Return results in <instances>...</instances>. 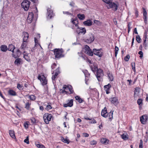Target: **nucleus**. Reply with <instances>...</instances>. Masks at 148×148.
I'll return each instance as SVG.
<instances>
[{
    "label": "nucleus",
    "instance_id": "nucleus-39",
    "mask_svg": "<svg viewBox=\"0 0 148 148\" xmlns=\"http://www.w3.org/2000/svg\"><path fill=\"white\" fill-rule=\"evenodd\" d=\"M28 98L32 101H34L36 99V97L34 95H31L28 96Z\"/></svg>",
    "mask_w": 148,
    "mask_h": 148
},
{
    "label": "nucleus",
    "instance_id": "nucleus-40",
    "mask_svg": "<svg viewBox=\"0 0 148 148\" xmlns=\"http://www.w3.org/2000/svg\"><path fill=\"white\" fill-rule=\"evenodd\" d=\"M68 86H69V85L68 86H67V85H64L63 87V88H62V89H63V90L62 91V92H63V93L64 92H66V93H67V92L66 90H68Z\"/></svg>",
    "mask_w": 148,
    "mask_h": 148
},
{
    "label": "nucleus",
    "instance_id": "nucleus-61",
    "mask_svg": "<svg viewBox=\"0 0 148 148\" xmlns=\"http://www.w3.org/2000/svg\"><path fill=\"white\" fill-rule=\"evenodd\" d=\"M82 134L84 136L86 137H87L89 136V134L87 133H83Z\"/></svg>",
    "mask_w": 148,
    "mask_h": 148
},
{
    "label": "nucleus",
    "instance_id": "nucleus-28",
    "mask_svg": "<svg viewBox=\"0 0 148 148\" xmlns=\"http://www.w3.org/2000/svg\"><path fill=\"white\" fill-rule=\"evenodd\" d=\"M27 41H23V43L21 45L20 48L21 49H24L26 47L27 43Z\"/></svg>",
    "mask_w": 148,
    "mask_h": 148
},
{
    "label": "nucleus",
    "instance_id": "nucleus-2",
    "mask_svg": "<svg viewBox=\"0 0 148 148\" xmlns=\"http://www.w3.org/2000/svg\"><path fill=\"white\" fill-rule=\"evenodd\" d=\"M52 117V115L51 114L48 113L44 114L43 116V119L45 122L46 124H48L49 122L51 121V119Z\"/></svg>",
    "mask_w": 148,
    "mask_h": 148
},
{
    "label": "nucleus",
    "instance_id": "nucleus-16",
    "mask_svg": "<svg viewBox=\"0 0 148 148\" xmlns=\"http://www.w3.org/2000/svg\"><path fill=\"white\" fill-rule=\"evenodd\" d=\"M73 99L70 100H68V103H67L64 104V107H71L73 105Z\"/></svg>",
    "mask_w": 148,
    "mask_h": 148
},
{
    "label": "nucleus",
    "instance_id": "nucleus-6",
    "mask_svg": "<svg viewBox=\"0 0 148 148\" xmlns=\"http://www.w3.org/2000/svg\"><path fill=\"white\" fill-rule=\"evenodd\" d=\"M84 52L86 54L90 56H93V52L88 45H85L84 46Z\"/></svg>",
    "mask_w": 148,
    "mask_h": 148
},
{
    "label": "nucleus",
    "instance_id": "nucleus-37",
    "mask_svg": "<svg viewBox=\"0 0 148 148\" xmlns=\"http://www.w3.org/2000/svg\"><path fill=\"white\" fill-rule=\"evenodd\" d=\"M35 145L38 148H46L45 146L42 144L36 143Z\"/></svg>",
    "mask_w": 148,
    "mask_h": 148
},
{
    "label": "nucleus",
    "instance_id": "nucleus-4",
    "mask_svg": "<svg viewBox=\"0 0 148 148\" xmlns=\"http://www.w3.org/2000/svg\"><path fill=\"white\" fill-rule=\"evenodd\" d=\"M103 71L102 69H99L97 71L96 77L99 81L102 80V77L103 76Z\"/></svg>",
    "mask_w": 148,
    "mask_h": 148
},
{
    "label": "nucleus",
    "instance_id": "nucleus-58",
    "mask_svg": "<svg viewBox=\"0 0 148 148\" xmlns=\"http://www.w3.org/2000/svg\"><path fill=\"white\" fill-rule=\"evenodd\" d=\"M97 143V141L95 140H93L90 142V144L92 145H94L96 144Z\"/></svg>",
    "mask_w": 148,
    "mask_h": 148
},
{
    "label": "nucleus",
    "instance_id": "nucleus-35",
    "mask_svg": "<svg viewBox=\"0 0 148 148\" xmlns=\"http://www.w3.org/2000/svg\"><path fill=\"white\" fill-rule=\"evenodd\" d=\"M77 17L80 20H83L85 18V16L84 14H78L77 15Z\"/></svg>",
    "mask_w": 148,
    "mask_h": 148
},
{
    "label": "nucleus",
    "instance_id": "nucleus-53",
    "mask_svg": "<svg viewBox=\"0 0 148 148\" xmlns=\"http://www.w3.org/2000/svg\"><path fill=\"white\" fill-rule=\"evenodd\" d=\"M24 125L25 129H27L28 127V122H26L24 123Z\"/></svg>",
    "mask_w": 148,
    "mask_h": 148
},
{
    "label": "nucleus",
    "instance_id": "nucleus-38",
    "mask_svg": "<svg viewBox=\"0 0 148 148\" xmlns=\"http://www.w3.org/2000/svg\"><path fill=\"white\" fill-rule=\"evenodd\" d=\"M108 77L110 81H112L113 80L114 78L113 75L110 73H108Z\"/></svg>",
    "mask_w": 148,
    "mask_h": 148
},
{
    "label": "nucleus",
    "instance_id": "nucleus-32",
    "mask_svg": "<svg viewBox=\"0 0 148 148\" xmlns=\"http://www.w3.org/2000/svg\"><path fill=\"white\" fill-rule=\"evenodd\" d=\"M61 140L64 143L69 144V140L66 138H64L63 137L61 138Z\"/></svg>",
    "mask_w": 148,
    "mask_h": 148
},
{
    "label": "nucleus",
    "instance_id": "nucleus-21",
    "mask_svg": "<svg viewBox=\"0 0 148 148\" xmlns=\"http://www.w3.org/2000/svg\"><path fill=\"white\" fill-rule=\"evenodd\" d=\"M48 18H51L53 14L52 11L49 8L47 9Z\"/></svg>",
    "mask_w": 148,
    "mask_h": 148
},
{
    "label": "nucleus",
    "instance_id": "nucleus-57",
    "mask_svg": "<svg viewBox=\"0 0 148 148\" xmlns=\"http://www.w3.org/2000/svg\"><path fill=\"white\" fill-rule=\"evenodd\" d=\"M31 122L33 124L36 123L35 119L34 117H32L31 118Z\"/></svg>",
    "mask_w": 148,
    "mask_h": 148
},
{
    "label": "nucleus",
    "instance_id": "nucleus-48",
    "mask_svg": "<svg viewBox=\"0 0 148 148\" xmlns=\"http://www.w3.org/2000/svg\"><path fill=\"white\" fill-rule=\"evenodd\" d=\"M136 40L138 43H140L141 42V39L139 35H138L136 36Z\"/></svg>",
    "mask_w": 148,
    "mask_h": 148
},
{
    "label": "nucleus",
    "instance_id": "nucleus-55",
    "mask_svg": "<svg viewBox=\"0 0 148 148\" xmlns=\"http://www.w3.org/2000/svg\"><path fill=\"white\" fill-rule=\"evenodd\" d=\"M143 141L142 140L140 141V143L139 145V148H143Z\"/></svg>",
    "mask_w": 148,
    "mask_h": 148
},
{
    "label": "nucleus",
    "instance_id": "nucleus-19",
    "mask_svg": "<svg viewBox=\"0 0 148 148\" xmlns=\"http://www.w3.org/2000/svg\"><path fill=\"white\" fill-rule=\"evenodd\" d=\"M101 114V116L103 117L106 118L108 116V114L106 107L104 108V109L102 110Z\"/></svg>",
    "mask_w": 148,
    "mask_h": 148
},
{
    "label": "nucleus",
    "instance_id": "nucleus-56",
    "mask_svg": "<svg viewBox=\"0 0 148 148\" xmlns=\"http://www.w3.org/2000/svg\"><path fill=\"white\" fill-rule=\"evenodd\" d=\"M63 14H66L67 15H72V14L68 11H63Z\"/></svg>",
    "mask_w": 148,
    "mask_h": 148
},
{
    "label": "nucleus",
    "instance_id": "nucleus-12",
    "mask_svg": "<svg viewBox=\"0 0 148 148\" xmlns=\"http://www.w3.org/2000/svg\"><path fill=\"white\" fill-rule=\"evenodd\" d=\"M110 101L111 103L115 105H116L119 103L118 99L117 97H115L110 98Z\"/></svg>",
    "mask_w": 148,
    "mask_h": 148
},
{
    "label": "nucleus",
    "instance_id": "nucleus-44",
    "mask_svg": "<svg viewBox=\"0 0 148 148\" xmlns=\"http://www.w3.org/2000/svg\"><path fill=\"white\" fill-rule=\"evenodd\" d=\"M113 112H110L108 114L109 119L111 121L113 119Z\"/></svg>",
    "mask_w": 148,
    "mask_h": 148
},
{
    "label": "nucleus",
    "instance_id": "nucleus-7",
    "mask_svg": "<svg viewBox=\"0 0 148 148\" xmlns=\"http://www.w3.org/2000/svg\"><path fill=\"white\" fill-rule=\"evenodd\" d=\"M108 5H107V7L108 9L111 8L112 9V10L114 11L117 10L118 8V6L115 3L112 2L111 1L110 3H109Z\"/></svg>",
    "mask_w": 148,
    "mask_h": 148
},
{
    "label": "nucleus",
    "instance_id": "nucleus-26",
    "mask_svg": "<svg viewBox=\"0 0 148 148\" xmlns=\"http://www.w3.org/2000/svg\"><path fill=\"white\" fill-rule=\"evenodd\" d=\"M78 29H80L81 31L79 32L80 33L83 34H84L86 33V30L85 28L79 27H78Z\"/></svg>",
    "mask_w": 148,
    "mask_h": 148
},
{
    "label": "nucleus",
    "instance_id": "nucleus-62",
    "mask_svg": "<svg viewBox=\"0 0 148 148\" xmlns=\"http://www.w3.org/2000/svg\"><path fill=\"white\" fill-rule=\"evenodd\" d=\"M86 77H88V76H89L90 75V74L88 73V71H85V73H84Z\"/></svg>",
    "mask_w": 148,
    "mask_h": 148
},
{
    "label": "nucleus",
    "instance_id": "nucleus-9",
    "mask_svg": "<svg viewBox=\"0 0 148 148\" xmlns=\"http://www.w3.org/2000/svg\"><path fill=\"white\" fill-rule=\"evenodd\" d=\"M34 18V14L33 12H30L29 13L27 19V22L29 23H30L32 22Z\"/></svg>",
    "mask_w": 148,
    "mask_h": 148
},
{
    "label": "nucleus",
    "instance_id": "nucleus-51",
    "mask_svg": "<svg viewBox=\"0 0 148 148\" xmlns=\"http://www.w3.org/2000/svg\"><path fill=\"white\" fill-rule=\"evenodd\" d=\"M139 94V92L136 89L134 91V97H136L138 96Z\"/></svg>",
    "mask_w": 148,
    "mask_h": 148
},
{
    "label": "nucleus",
    "instance_id": "nucleus-11",
    "mask_svg": "<svg viewBox=\"0 0 148 148\" xmlns=\"http://www.w3.org/2000/svg\"><path fill=\"white\" fill-rule=\"evenodd\" d=\"M148 119V116L147 115H143L140 118V121L141 123L145 124L146 123Z\"/></svg>",
    "mask_w": 148,
    "mask_h": 148
},
{
    "label": "nucleus",
    "instance_id": "nucleus-23",
    "mask_svg": "<svg viewBox=\"0 0 148 148\" xmlns=\"http://www.w3.org/2000/svg\"><path fill=\"white\" fill-rule=\"evenodd\" d=\"M15 48V47L13 45L10 44L9 45L8 49L9 51H11L12 53H14V50Z\"/></svg>",
    "mask_w": 148,
    "mask_h": 148
},
{
    "label": "nucleus",
    "instance_id": "nucleus-18",
    "mask_svg": "<svg viewBox=\"0 0 148 148\" xmlns=\"http://www.w3.org/2000/svg\"><path fill=\"white\" fill-rule=\"evenodd\" d=\"M92 21L90 19H88L83 22V24L84 25L88 26H91L92 25Z\"/></svg>",
    "mask_w": 148,
    "mask_h": 148
},
{
    "label": "nucleus",
    "instance_id": "nucleus-17",
    "mask_svg": "<svg viewBox=\"0 0 148 148\" xmlns=\"http://www.w3.org/2000/svg\"><path fill=\"white\" fill-rule=\"evenodd\" d=\"M23 41H27L29 36L28 33L27 32H24L23 33Z\"/></svg>",
    "mask_w": 148,
    "mask_h": 148
},
{
    "label": "nucleus",
    "instance_id": "nucleus-42",
    "mask_svg": "<svg viewBox=\"0 0 148 148\" xmlns=\"http://www.w3.org/2000/svg\"><path fill=\"white\" fill-rule=\"evenodd\" d=\"M68 89V90H69V91L70 92V93H73L74 92L72 87L71 85H69Z\"/></svg>",
    "mask_w": 148,
    "mask_h": 148
},
{
    "label": "nucleus",
    "instance_id": "nucleus-3",
    "mask_svg": "<svg viewBox=\"0 0 148 148\" xmlns=\"http://www.w3.org/2000/svg\"><path fill=\"white\" fill-rule=\"evenodd\" d=\"M94 35L91 33H89L86 36L85 41L87 43H91L94 41Z\"/></svg>",
    "mask_w": 148,
    "mask_h": 148
},
{
    "label": "nucleus",
    "instance_id": "nucleus-46",
    "mask_svg": "<svg viewBox=\"0 0 148 148\" xmlns=\"http://www.w3.org/2000/svg\"><path fill=\"white\" fill-rule=\"evenodd\" d=\"M52 107L50 105L48 104L46 105L45 109L47 111L52 109Z\"/></svg>",
    "mask_w": 148,
    "mask_h": 148
},
{
    "label": "nucleus",
    "instance_id": "nucleus-22",
    "mask_svg": "<svg viewBox=\"0 0 148 148\" xmlns=\"http://www.w3.org/2000/svg\"><path fill=\"white\" fill-rule=\"evenodd\" d=\"M109 140L106 138H102L101 140V143L105 145L108 144L109 143Z\"/></svg>",
    "mask_w": 148,
    "mask_h": 148
},
{
    "label": "nucleus",
    "instance_id": "nucleus-30",
    "mask_svg": "<svg viewBox=\"0 0 148 148\" xmlns=\"http://www.w3.org/2000/svg\"><path fill=\"white\" fill-rule=\"evenodd\" d=\"M8 94L12 96H16V92L13 90H10L8 91Z\"/></svg>",
    "mask_w": 148,
    "mask_h": 148
},
{
    "label": "nucleus",
    "instance_id": "nucleus-45",
    "mask_svg": "<svg viewBox=\"0 0 148 148\" xmlns=\"http://www.w3.org/2000/svg\"><path fill=\"white\" fill-rule=\"evenodd\" d=\"M17 88L20 90H22L23 89V86L19 84H18Z\"/></svg>",
    "mask_w": 148,
    "mask_h": 148
},
{
    "label": "nucleus",
    "instance_id": "nucleus-64",
    "mask_svg": "<svg viewBox=\"0 0 148 148\" xmlns=\"http://www.w3.org/2000/svg\"><path fill=\"white\" fill-rule=\"evenodd\" d=\"M96 122V121L95 120L93 119L91 120V121L90 123H95Z\"/></svg>",
    "mask_w": 148,
    "mask_h": 148
},
{
    "label": "nucleus",
    "instance_id": "nucleus-8",
    "mask_svg": "<svg viewBox=\"0 0 148 148\" xmlns=\"http://www.w3.org/2000/svg\"><path fill=\"white\" fill-rule=\"evenodd\" d=\"M38 79L40 80L42 85H45L47 84V80L44 75L39 76Z\"/></svg>",
    "mask_w": 148,
    "mask_h": 148
},
{
    "label": "nucleus",
    "instance_id": "nucleus-13",
    "mask_svg": "<svg viewBox=\"0 0 148 148\" xmlns=\"http://www.w3.org/2000/svg\"><path fill=\"white\" fill-rule=\"evenodd\" d=\"M111 87V85L110 84H108L107 85H105L104 86V89L106 91V93L107 94H108L110 93V88Z\"/></svg>",
    "mask_w": 148,
    "mask_h": 148
},
{
    "label": "nucleus",
    "instance_id": "nucleus-24",
    "mask_svg": "<svg viewBox=\"0 0 148 148\" xmlns=\"http://www.w3.org/2000/svg\"><path fill=\"white\" fill-rule=\"evenodd\" d=\"M90 67L91 70L93 72H95L96 71H97L98 69L97 68V66L95 64L91 65L90 66Z\"/></svg>",
    "mask_w": 148,
    "mask_h": 148
},
{
    "label": "nucleus",
    "instance_id": "nucleus-25",
    "mask_svg": "<svg viewBox=\"0 0 148 148\" xmlns=\"http://www.w3.org/2000/svg\"><path fill=\"white\" fill-rule=\"evenodd\" d=\"M71 21L73 24L76 27H77L78 28V27H79L78 26V20L77 19H71Z\"/></svg>",
    "mask_w": 148,
    "mask_h": 148
},
{
    "label": "nucleus",
    "instance_id": "nucleus-15",
    "mask_svg": "<svg viewBox=\"0 0 148 148\" xmlns=\"http://www.w3.org/2000/svg\"><path fill=\"white\" fill-rule=\"evenodd\" d=\"M143 18L144 19V22L146 24H147V12L146 10V9L143 8Z\"/></svg>",
    "mask_w": 148,
    "mask_h": 148
},
{
    "label": "nucleus",
    "instance_id": "nucleus-27",
    "mask_svg": "<svg viewBox=\"0 0 148 148\" xmlns=\"http://www.w3.org/2000/svg\"><path fill=\"white\" fill-rule=\"evenodd\" d=\"M22 60L21 58H18L16 59L14 61V64H15L18 65L21 64V62Z\"/></svg>",
    "mask_w": 148,
    "mask_h": 148
},
{
    "label": "nucleus",
    "instance_id": "nucleus-36",
    "mask_svg": "<svg viewBox=\"0 0 148 148\" xmlns=\"http://www.w3.org/2000/svg\"><path fill=\"white\" fill-rule=\"evenodd\" d=\"M35 42V47H38L40 45V44L39 43L38 40H37L36 38H34Z\"/></svg>",
    "mask_w": 148,
    "mask_h": 148
},
{
    "label": "nucleus",
    "instance_id": "nucleus-63",
    "mask_svg": "<svg viewBox=\"0 0 148 148\" xmlns=\"http://www.w3.org/2000/svg\"><path fill=\"white\" fill-rule=\"evenodd\" d=\"M56 66V64L55 63H54L51 66V68L52 69H54Z\"/></svg>",
    "mask_w": 148,
    "mask_h": 148
},
{
    "label": "nucleus",
    "instance_id": "nucleus-5",
    "mask_svg": "<svg viewBox=\"0 0 148 148\" xmlns=\"http://www.w3.org/2000/svg\"><path fill=\"white\" fill-rule=\"evenodd\" d=\"M30 2L28 0H24L21 4V6L25 10L27 11L29 6Z\"/></svg>",
    "mask_w": 148,
    "mask_h": 148
},
{
    "label": "nucleus",
    "instance_id": "nucleus-33",
    "mask_svg": "<svg viewBox=\"0 0 148 148\" xmlns=\"http://www.w3.org/2000/svg\"><path fill=\"white\" fill-rule=\"evenodd\" d=\"M75 99L77 100L78 101L79 103H82L83 102V100L81 99L80 97L78 96L75 97Z\"/></svg>",
    "mask_w": 148,
    "mask_h": 148
},
{
    "label": "nucleus",
    "instance_id": "nucleus-41",
    "mask_svg": "<svg viewBox=\"0 0 148 148\" xmlns=\"http://www.w3.org/2000/svg\"><path fill=\"white\" fill-rule=\"evenodd\" d=\"M30 105L31 103H29V102H27L25 104V108L27 110H29Z\"/></svg>",
    "mask_w": 148,
    "mask_h": 148
},
{
    "label": "nucleus",
    "instance_id": "nucleus-60",
    "mask_svg": "<svg viewBox=\"0 0 148 148\" xmlns=\"http://www.w3.org/2000/svg\"><path fill=\"white\" fill-rule=\"evenodd\" d=\"M103 1L106 3L108 4L109 3H110V2L111 1L110 0H102Z\"/></svg>",
    "mask_w": 148,
    "mask_h": 148
},
{
    "label": "nucleus",
    "instance_id": "nucleus-31",
    "mask_svg": "<svg viewBox=\"0 0 148 148\" xmlns=\"http://www.w3.org/2000/svg\"><path fill=\"white\" fill-rule=\"evenodd\" d=\"M9 134L10 136L12 138H15L14 132L13 131L10 130L9 131Z\"/></svg>",
    "mask_w": 148,
    "mask_h": 148
},
{
    "label": "nucleus",
    "instance_id": "nucleus-10",
    "mask_svg": "<svg viewBox=\"0 0 148 148\" xmlns=\"http://www.w3.org/2000/svg\"><path fill=\"white\" fill-rule=\"evenodd\" d=\"M100 49H93V53L95 55L98 56L100 57L102 56V52L100 51Z\"/></svg>",
    "mask_w": 148,
    "mask_h": 148
},
{
    "label": "nucleus",
    "instance_id": "nucleus-20",
    "mask_svg": "<svg viewBox=\"0 0 148 148\" xmlns=\"http://www.w3.org/2000/svg\"><path fill=\"white\" fill-rule=\"evenodd\" d=\"M23 54V57L25 60L29 62L30 61V59L29 57L28 56V54L27 53H26L25 51H24Z\"/></svg>",
    "mask_w": 148,
    "mask_h": 148
},
{
    "label": "nucleus",
    "instance_id": "nucleus-52",
    "mask_svg": "<svg viewBox=\"0 0 148 148\" xmlns=\"http://www.w3.org/2000/svg\"><path fill=\"white\" fill-rule=\"evenodd\" d=\"M24 142L25 143H26L27 144H29V137L28 136H27L26 137V139L24 140Z\"/></svg>",
    "mask_w": 148,
    "mask_h": 148
},
{
    "label": "nucleus",
    "instance_id": "nucleus-47",
    "mask_svg": "<svg viewBox=\"0 0 148 148\" xmlns=\"http://www.w3.org/2000/svg\"><path fill=\"white\" fill-rule=\"evenodd\" d=\"M137 102L139 106H141L142 105V100L140 99H138L137 100Z\"/></svg>",
    "mask_w": 148,
    "mask_h": 148
},
{
    "label": "nucleus",
    "instance_id": "nucleus-49",
    "mask_svg": "<svg viewBox=\"0 0 148 148\" xmlns=\"http://www.w3.org/2000/svg\"><path fill=\"white\" fill-rule=\"evenodd\" d=\"M131 65L132 70L135 72L136 71L135 63L134 62H132L131 63Z\"/></svg>",
    "mask_w": 148,
    "mask_h": 148
},
{
    "label": "nucleus",
    "instance_id": "nucleus-14",
    "mask_svg": "<svg viewBox=\"0 0 148 148\" xmlns=\"http://www.w3.org/2000/svg\"><path fill=\"white\" fill-rule=\"evenodd\" d=\"M60 73L59 68H58L56 71V72L54 74L53 73H52V74H53L52 77V79L53 80H55L56 79L57 77V76L59 73Z\"/></svg>",
    "mask_w": 148,
    "mask_h": 148
},
{
    "label": "nucleus",
    "instance_id": "nucleus-50",
    "mask_svg": "<svg viewBox=\"0 0 148 148\" xmlns=\"http://www.w3.org/2000/svg\"><path fill=\"white\" fill-rule=\"evenodd\" d=\"M94 23L96 24L99 26L101 24V23L99 21L96 20L94 21Z\"/></svg>",
    "mask_w": 148,
    "mask_h": 148
},
{
    "label": "nucleus",
    "instance_id": "nucleus-34",
    "mask_svg": "<svg viewBox=\"0 0 148 148\" xmlns=\"http://www.w3.org/2000/svg\"><path fill=\"white\" fill-rule=\"evenodd\" d=\"M121 136L122 139L124 140H127L128 138V135L126 134H123L121 135Z\"/></svg>",
    "mask_w": 148,
    "mask_h": 148
},
{
    "label": "nucleus",
    "instance_id": "nucleus-29",
    "mask_svg": "<svg viewBox=\"0 0 148 148\" xmlns=\"http://www.w3.org/2000/svg\"><path fill=\"white\" fill-rule=\"evenodd\" d=\"M8 48L5 45H2L1 47V50L3 52H5L7 50Z\"/></svg>",
    "mask_w": 148,
    "mask_h": 148
},
{
    "label": "nucleus",
    "instance_id": "nucleus-1",
    "mask_svg": "<svg viewBox=\"0 0 148 148\" xmlns=\"http://www.w3.org/2000/svg\"><path fill=\"white\" fill-rule=\"evenodd\" d=\"M55 56V59H59L64 57L63 54L64 51L62 49H55L53 50Z\"/></svg>",
    "mask_w": 148,
    "mask_h": 148
},
{
    "label": "nucleus",
    "instance_id": "nucleus-59",
    "mask_svg": "<svg viewBox=\"0 0 148 148\" xmlns=\"http://www.w3.org/2000/svg\"><path fill=\"white\" fill-rule=\"evenodd\" d=\"M138 54L140 55V57L142 58L143 57V53L142 51H140L138 52Z\"/></svg>",
    "mask_w": 148,
    "mask_h": 148
},
{
    "label": "nucleus",
    "instance_id": "nucleus-43",
    "mask_svg": "<svg viewBox=\"0 0 148 148\" xmlns=\"http://www.w3.org/2000/svg\"><path fill=\"white\" fill-rule=\"evenodd\" d=\"M119 48H118V47L116 46H115V57H116L117 56V53H118V52L119 51Z\"/></svg>",
    "mask_w": 148,
    "mask_h": 148
},
{
    "label": "nucleus",
    "instance_id": "nucleus-54",
    "mask_svg": "<svg viewBox=\"0 0 148 148\" xmlns=\"http://www.w3.org/2000/svg\"><path fill=\"white\" fill-rule=\"evenodd\" d=\"M130 58V56L129 55H127L124 58V60L126 61H128Z\"/></svg>",
    "mask_w": 148,
    "mask_h": 148
}]
</instances>
